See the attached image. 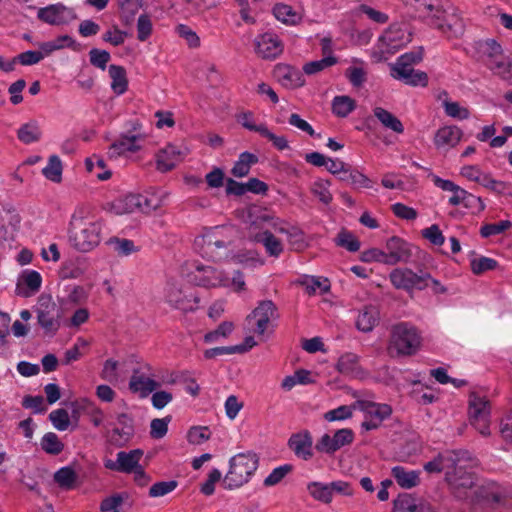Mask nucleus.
Returning <instances> with one entry per match:
<instances>
[{
  "mask_svg": "<svg viewBox=\"0 0 512 512\" xmlns=\"http://www.w3.org/2000/svg\"><path fill=\"white\" fill-rule=\"evenodd\" d=\"M101 221L88 216L83 210L76 211L71 218L69 241L80 252H89L101 241Z\"/></svg>",
  "mask_w": 512,
  "mask_h": 512,
  "instance_id": "1",
  "label": "nucleus"
},
{
  "mask_svg": "<svg viewBox=\"0 0 512 512\" xmlns=\"http://www.w3.org/2000/svg\"><path fill=\"white\" fill-rule=\"evenodd\" d=\"M233 234L232 227H214L197 236L194 246L204 258L226 261L232 250Z\"/></svg>",
  "mask_w": 512,
  "mask_h": 512,
  "instance_id": "2",
  "label": "nucleus"
},
{
  "mask_svg": "<svg viewBox=\"0 0 512 512\" xmlns=\"http://www.w3.org/2000/svg\"><path fill=\"white\" fill-rule=\"evenodd\" d=\"M259 458L255 453L245 452L234 455L229 461V470L223 484L226 489L232 490L246 484L257 470Z\"/></svg>",
  "mask_w": 512,
  "mask_h": 512,
  "instance_id": "3",
  "label": "nucleus"
},
{
  "mask_svg": "<svg viewBox=\"0 0 512 512\" xmlns=\"http://www.w3.org/2000/svg\"><path fill=\"white\" fill-rule=\"evenodd\" d=\"M478 60L481 61L495 75L502 79L510 77L512 59L505 55L500 44L495 40L489 39L480 41L476 45Z\"/></svg>",
  "mask_w": 512,
  "mask_h": 512,
  "instance_id": "4",
  "label": "nucleus"
},
{
  "mask_svg": "<svg viewBox=\"0 0 512 512\" xmlns=\"http://www.w3.org/2000/svg\"><path fill=\"white\" fill-rule=\"evenodd\" d=\"M195 277L198 284L204 287H225L236 293L246 291L244 274L240 270L234 271L233 276L229 277L224 271L213 266H198Z\"/></svg>",
  "mask_w": 512,
  "mask_h": 512,
  "instance_id": "5",
  "label": "nucleus"
},
{
  "mask_svg": "<svg viewBox=\"0 0 512 512\" xmlns=\"http://www.w3.org/2000/svg\"><path fill=\"white\" fill-rule=\"evenodd\" d=\"M419 345L420 337L416 329L401 323L392 328L388 353L392 357L411 355L415 353Z\"/></svg>",
  "mask_w": 512,
  "mask_h": 512,
  "instance_id": "6",
  "label": "nucleus"
},
{
  "mask_svg": "<svg viewBox=\"0 0 512 512\" xmlns=\"http://www.w3.org/2000/svg\"><path fill=\"white\" fill-rule=\"evenodd\" d=\"M409 41L410 37L405 29L397 25H391L379 37L372 56L377 62L386 60L387 56L395 54Z\"/></svg>",
  "mask_w": 512,
  "mask_h": 512,
  "instance_id": "7",
  "label": "nucleus"
},
{
  "mask_svg": "<svg viewBox=\"0 0 512 512\" xmlns=\"http://www.w3.org/2000/svg\"><path fill=\"white\" fill-rule=\"evenodd\" d=\"M38 324L47 334H55L61 326L62 309L50 295L42 294L35 307Z\"/></svg>",
  "mask_w": 512,
  "mask_h": 512,
  "instance_id": "8",
  "label": "nucleus"
},
{
  "mask_svg": "<svg viewBox=\"0 0 512 512\" xmlns=\"http://www.w3.org/2000/svg\"><path fill=\"white\" fill-rule=\"evenodd\" d=\"M389 278L396 289L412 292L413 290H423L429 287L431 275L424 270L414 272L409 268H396L392 270Z\"/></svg>",
  "mask_w": 512,
  "mask_h": 512,
  "instance_id": "9",
  "label": "nucleus"
},
{
  "mask_svg": "<svg viewBox=\"0 0 512 512\" xmlns=\"http://www.w3.org/2000/svg\"><path fill=\"white\" fill-rule=\"evenodd\" d=\"M469 421L482 436L491 434L489 401L475 392L469 398Z\"/></svg>",
  "mask_w": 512,
  "mask_h": 512,
  "instance_id": "10",
  "label": "nucleus"
},
{
  "mask_svg": "<svg viewBox=\"0 0 512 512\" xmlns=\"http://www.w3.org/2000/svg\"><path fill=\"white\" fill-rule=\"evenodd\" d=\"M278 318L279 314L276 305L271 300H263L246 317V322L253 333L263 336L268 331L271 322Z\"/></svg>",
  "mask_w": 512,
  "mask_h": 512,
  "instance_id": "11",
  "label": "nucleus"
},
{
  "mask_svg": "<svg viewBox=\"0 0 512 512\" xmlns=\"http://www.w3.org/2000/svg\"><path fill=\"white\" fill-rule=\"evenodd\" d=\"M446 481L452 489L455 497L461 500L471 498L473 493L470 491L475 484V477L471 472H468L462 461L457 466H454L451 471L446 472Z\"/></svg>",
  "mask_w": 512,
  "mask_h": 512,
  "instance_id": "12",
  "label": "nucleus"
},
{
  "mask_svg": "<svg viewBox=\"0 0 512 512\" xmlns=\"http://www.w3.org/2000/svg\"><path fill=\"white\" fill-rule=\"evenodd\" d=\"M511 492L498 485L490 482L477 487L471 496V502L484 505L507 506L510 504Z\"/></svg>",
  "mask_w": 512,
  "mask_h": 512,
  "instance_id": "13",
  "label": "nucleus"
},
{
  "mask_svg": "<svg viewBox=\"0 0 512 512\" xmlns=\"http://www.w3.org/2000/svg\"><path fill=\"white\" fill-rule=\"evenodd\" d=\"M354 440V432L349 428L337 430L333 436L325 433L316 442L315 449L320 453L333 455L344 446L350 445Z\"/></svg>",
  "mask_w": 512,
  "mask_h": 512,
  "instance_id": "14",
  "label": "nucleus"
},
{
  "mask_svg": "<svg viewBox=\"0 0 512 512\" xmlns=\"http://www.w3.org/2000/svg\"><path fill=\"white\" fill-rule=\"evenodd\" d=\"M165 300L171 307L182 311H189L194 308L195 299L188 293V289L177 281L167 283Z\"/></svg>",
  "mask_w": 512,
  "mask_h": 512,
  "instance_id": "15",
  "label": "nucleus"
},
{
  "mask_svg": "<svg viewBox=\"0 0 512 512\" xmlns=\"http://www.w3.org/2000/svg\"><path fill=\"white\" fill-rule=\"evenodd\" d=\"M412 245L400 237L389 238L385 245L386 265L407 263L412 257Z\"/></svg>",
  "mask_w": 512,
  "mask_h": 512,
  "instance_id": "16",
  "label": "nucleus"
},
{
  "mask_svg": "<svg viewBox=\"0 0 512 512\" xmlns=\"http://www.w3.org/2000/svg\"><path fill=\"white\" fill-rule=\"evenodd\" d=\"M442 11L444 14L432 15L431 24L448 37H460L464 33L463 20L455 12H447L444 9Z\"/></svg>",
  "mask_w": 512,
  "mask_h": 512,
  "instance_id": "17",
  "label": "nucleus"
},
{
  "mask_svg": "<svg viewBox=\"0 0 512 512\" xmlns=\"http://www.w3.org/2000/svg\"><path fill=\"white\" fill-rule=\"evenodd\" d=\"M287 445L297 458L309 461L313 458V438L311 433L304 429L291 434Z\"/></svg>",
  "mask_w": 512,
  "mask_h": 512,
  "instance_id": "18",
  "label": "nucleus"
},
{
  "mask_svg": "<svg viewBox=\"0 0 512 512\" xmlns=\"http://www.w3.org/2000/svg\"><path fill=\"white\" fill-rule=\"evenodd\" d=\"M37 16L41 21L50 25L66 24L76 18L73 10L61 3L40 8Z\"/></svg>",
  "mask_w": 512,
  "mask_h": 512,
  "instance_id": "19",
  "label": "nucleus"
},
{
  "mask_svg": "<svg viewBox=\"0 0 512 512\" xmlns=\"http://www.w3.org/2000/svg\"><path fill=\"white\" fill-rule=\"evenodd\" d=\"M143 455V451L140 449L131 450L129 452L121 451L117 453L116 462L108 461L106 467L120 472H132L140 473L144 475L141 467L138 463Z\"/></svg>",
  "mask_w": 512,
  "mask_h": 512,
  "instance_id": "20",
  "label": "nucleus"
},
{
  "mask_svg": "<svg viewBox=\"0 0 512 512\" xmlns=\"http://www.w3.org/2000/svg\"><path fill=\"white\" fill-rule=\"evenodd\" d=\"M391 76L411 86L426 87L428 84V75L425 72L414 70L412 66L401 63L391 65Z\"/></svg>",
  "mask_w": 512,
  "mask_h": 512,
  "instance_id": "21",
  "label": "nucleus"
},
{
  "mask_svg": "<svg viewBox=\"0 0 512 512\" xmlns=\"http://www.w3.org/2000/svg\"><path fill=\"white\" fill-rule=\"evenodd\" d=\"M255 52L263 59H274L283 51V44L277 35L264 33L259 35L255 41Z\"/></svg>",
  "mask_w": 512,
  "mask_h": 512,
  "instance_id": "22",
  "label": "nucleus"
},
{
  "mask_svg": "<svg viewBox=\"0 0 512 512\" xmlns=\"http://www.w3.org/2000/svg\"><path fill=\"white\" fill-rule=\"evenodd\" d=\"M274 76L282 86L289 89H295L305 84L302 73L290 65H276Z\"/></svg>",
  "mask_w": 512,
  "mask_h": 512,
  "instance_id": "23",
  "label": "nucleus"
},
{
  "mask_svg": "<svg viewBox=\"0 0 512 512\" xmlns=\"http://www.w3.org/2000/svg\"><path fill=\"white\" fill-rule=\"evenodd\" d=\"M464 453L450 452L445 455H438L433 460L427 462L424 465V470L428 473H439L443 470L451 471L454 466H457L459 462L463 461Z\"/></svg>",
  "mask_w": 512,
  "mask_h": 512,
  "instance_id": "24",
  "label": "nucleus"
},
{
  "mask_svg": "<svg viewBox=\"0 0 512 512\" xmlns=\"http://www.w3.org/2000/svg\"><path fill=\"white\" fill-rule=\"evenodd\" d=\"M247 222L250 224V229L253 227L263 229L265 224L268 223L277 231L281 233L286 232L283 227H278L277 219H275L265 209L257 206H252L247 210Z\"/></svg>",
  "mask_w": 512,
  "mask_h": 512,
  "instance_id": "25",
  "label": "nucleus"
},
{
  "mask_svg": "<svg viewBox=\"0 0 512 512\" xmlns=\"http://www.w3.org/2000/svg\"><path fill=\"white\" fill-rule=\"evenodd\" d=\"M462 137V131L456 126H444L440 128L434 137L437 148H450L456 146Z\"/></svg>",
  "mask_w": 512,
  "mask_h": 512,
  "instance_id": "26",
  "label": "nucleus"
},
{
  "mask_svg": "<svg viewBox=\"0 0 512 512\" xmlns=\"http://www.w3.org/2000/svg\"><path fill=\"white\" fill-rule=\"evenodd\" d=\"M379 322V310L374 305L364 306L358 314L356 327L362 332H370Z\"/></svg>",
  "mask_w": 512,
  "mask_h": 512,
  "instance_id": "27",
  "label": "nucleus"
},
{
  "mask_svg": "<svg viewBox=\"0 0 512 512\" xmlns=\"http://www.w3.org/2000/svg\"><path fill=\"white\" fill-rule=\"evenodd\" d=\"M180 160V150L174 145H167L157 155V168L161 172L170 171Z\"/></svg>",
  "mask_w": 512,
  "mask_h": 512,
  "instance_id": "28",
  "label": "nucleus"
},
{
  "mask_svg": "<svg viewBox=\"0 0 512 512\" xmlns=\"http://www.w3.org/2000/svg\"><path fill=\"white\" fill-rule=\"evenodd\" d=\"M160 384L155 380L134 372L129 382V388L132 392L138 393L140 397H147L151 392L156 390Z\"/></svg>",
  "mask_w": 512,
  "mask_h": 512,
  "instance_id": "29",
  "label": "nucleus"
},
{
  "mask_svg": "<svg viewBox=\"0 0 512 512\" xmlns=\"http://www.w3.org/2000/svg\"><path fill=\"white\" fill-rule=\"evenodd\" d=\"M227 261L243 267H256L264 264L257 251L247 249H241L236 252L231 250Z\"/></svg>",
  "mask_w": 512,
  "mask_h": 512,
  "instance_id": "30",
  "label": "nucleus"
},
{
  "mask_svg": "<svg viewBox=\"0 0 512 512\" xmlns=\"http://www.w3.org/2000/svg\"><path fill=\"white\" fill-rule=\"evenodd\" d=\"M250 237L253 241L262 243L270 256L278 257L283 252L281 241L268 230L262 233L250 234Z\"/></svg>",
  "mask_w": 512,
  "mask_h": 512,
  "instance_id": "31",
  "label": "nucleus"
},
{
  "mask_svg": "<svg viewBox=\"0 0 512 512\" xmlns=\"http://www.w3.org/2000/svg\"><path fill=\"white\" fill-rule=\"evenodd\" d=\"M373 114L384 128L389 129L397 134H402L404 132V126L402 122L388 110L382 107H375L373 109Z\"/></svg>",
  "mask_w": 512,
  "mask_h": 512,
  "instance_id": "32",
  "label": "nucleus"
},
{
  "mask_svg": "<svg viewBox=\"0 0 512 512\" xmlns=\"http://www.w3.org/2000/svg\"><path fill=\"white\" fill-rule=\"evenodd\" d=\"M139 136L132 135H122L118 140L110 146V154L111 156H120L125 154L126 152H136L140 149V146L137 144L139 140Z\"/></svg>",
  "mask_w": 512,
  "mask_h": 512,
  "instance_id": "33",
  "label": "nucleus"
},
{
  "mask_svg": "<svg viewBox=\"0 0 512 512\" xmlns=\"http://www.w3.org/2000/svg\"><path fill=\"white\" fill-rule=\"evenodd\" d=\"M392 475L399 486L405 489H411L419 484V472L406 470L402 466H396L392 469Z\"/></svg>",
  "mask_w": 512,
  "mask_h": 512,
  "instance_id": "34",
  "label": "nucleus"
},
{
  "mask_svg": "<svg viewBox=\"0 0 512 512\" xmlns=\"http://www.w3.org/2000/svg\"><path fill=\"white\" fill-rule=\"evenodd\" d=\"M273 14L277 20L289 26L298 25L302 21V16L292 6L284 3L276 4L273 7Z\"/></svg>",
  "mask_w": 512,
  "mask_h": 512,
  "instance_id": "35",
  "label": "nucleus"
},
{
  "mask_svg": "<svg viewBox=\"0 0 512 512\" xmlns=\"http://www.w3.org/2000/svg\"><path fill=\"white\" fill-rule=\"evenodd\" d=\"M336 369L345 375L357 377L361 374L359 358L356 354L346 353L342 355L336 365Z\"/></svg>",
  "mask_w": 512,
  "mask_h": 512,
  "instance_id": "36",
  "label": "nucleus"
},
{
  "mask_svg": "<svg viewBox=\"0 0 512 512\" xmlns=\"http://www.w3.org/2000/svg\"><path fill=\"white\" fill-rule=\"evenodd\" d=\"M17 137L24 144L38 142L42 137V131L38 122L31 120L21 125L17 131Z\"/></svg>",
  "mask_w": 512,
  "mask_h": 512,
  "instance_id": "37",
  "label": "nucleus"
},
{
  "mask_svg": "<svg viewBox=\"0 0 512 512\" xmlns=\"http://www.w3.org/2000/svg\"><path fill=\"white\" fill-rule=\"evenodd\" d=\"M109 75L112 79L111 89L114 91V93L117 95L125 93L128 87V80L124 67L118 65H110Z\"/></svg>",
  "mask_w": 512,
  "mask_h": 512,
  "instance_id": "38",
  "label": "nucleus"
},
{
  "mask_svg": "<svg viewBox=\"0 0 512 512\" xmlns=\"http://www.w3.org/2000/svg\"><path fill=\"white\" fill-rule=\"evenodd\" d=\"M138 197L141 199L139 200L140 212L150 213L162 207L166 198V194L163 192L151 193L147 195L138 194Z\"/></svg>",
  "mask_w": 512,
  "mask_h": 512,
  "instance_id": "39",
  "label": "nucleus"
},
{
  "mask_svg": "<svg viewBox=\"0 0 512 512\" xmlns=\"http://www.w3.org/2000/svg\"><path fill=\"white\" fill-rule=\"evenodd\" d=\"M258 162V157L249 152L240 154L238 161L231 170L233 176L241 178L249 174L251 166Z\"/></svg>",
  "mask_w": 512,
  "mask_h": 512,
  "instance_id": "40",
  "label": "nucleus"
},
{
  "mask_svg": "<svg viewBox=\"0 0 512 512\" xmlns=\"http://www.w3.org/2000/svg\"><path fill=\"white\" fill-rule=\"evenodd\" d=\"M413 6L420 17L430 19V21H432L433 14H444L439 0H414Z\"/></svg>",
  "mask_w": 512,
  "mask_h": 512,
  "instance_id": "41",
  "label": "nucleus"
},
{
  "mask_svg": "<svg viewBox=\"0 0 512 512\" xmlns=\"http://www.w3.org/2000/svg\"><path fill=\"white\" fill-rule=\"evenodd\" d=\"M331 182L325 179H318L310 187V192L324 205H329L333 196L330 192Z\"/></svg>",
  "mask_w": 512,
  "mask_h": 512,
  "instance_id": "42",
  "label": "nucleus"
},
{
  "mask_svg": "<svg viewBox=\"0 0 512 512\" xmlns=\"http://www.w3.org/2000/svg\"><path fill=\"white\" fill-rule=\"evenodd\" d=\"M356 108V102L349 96H336L332 101V111L338 117L348 116Z\"/></svg>",
  "mask_w": 512,
  "mask_h": 512,
  "instance_id": "43",
  "label": "nucleus"
},
{
  "mask_svg": "<svg viewBox=\"0 0 512 512\" xmlns=\"http://www.w3.org/2000/svg\"><path fill=\"white\" fill-rule=\"evenodd\" d=\"M309 494L317 501L329 504L332 501V494L329 484L321 482H311L307 485Z\"/></svg>",
  "mask_w": 512,
  "mask_h": 512,
  "instance_id": "44",
  "label": "nucleus"
},
{
  "mask_svg": "<svg viewBox=\"0 0 512 512\" xmlns=\"http://www.w3.org/2000/svg\"><path fill=\"white\" fill-rule=\"evenodd\" d=\"M138 194H130L123 199L118 200L115 205V211L117 214H130L136 211H140V202Z\"/></svg>",
  "mask_w": 512,
  "mask_h": 512,
  "instance_id": "45",
  "label": "nucleus"
},
{
  "mask_svg": "<svg viewBox=\"0 0 512 512\" xmlns=\"http://www.w3.org/2000/svg\"><path fill=\"white\" fill-rule=\"evenodd\" d=\"M24 284L27 286L29 291L19 292L24 297H30L31 295L38 292L41 288L42 278L41 275L34 270H27L22 274Z\"/></svg>",
  "mask_w": 512,
  "mask_h": 512,
  "instance_id": "46",
  "label": "nucleus"
},
{
  "mask_svg": "<svg viewBox=\"0 0 512 512\" xmlns=\"http://www.w3.org/2000/svg\"><path fill=\"white\" fill-rule=\"evenodd\" d=\"M337 63V58L335 56L323 57L320 60L311 61L303 66V72L306 75L312 76L318 74Z\"/></svg>",
  "mask_w": 512,
  "mask_h": 512,
  "instance_id": "47",
  "label": "nucleus"
},
{
  "mask_svg": "<svg viewBox=\"0 0 512 512\" xmlns=\"http://www.w3.org/2000/svg\"><path fill=\"white\" fill-rule=\"evenodd\" d=\"M42 173L47 179L59 183L62 178V163L60 158L56 155L50 156L48 164L43 168Z\"/></svg>",
  "mask_w": 512,
  "mask_h": 512,
  "instance_id": "48",
  "label": "nucleus"
},
{
  "mask_svg": "<svg viewBox=\"0 0 512 512\" xmlns=\"http://www.w3.org/2000/svg\"><path fill=\"white\" fill-rule=\"evenodd\" d=\"M85 165L89 172H95V175L99 180L103 181L111 177V171L107 169L105 170V162L98 156L87 158Z\"/></svg>",
  "mask_w": 512,
  "mask_h": 512,
  "instance_id": "49",
  "label": "nucleus"
},
{
  "mask_svg": "<svg viewBox=\"0 0 512 512\" xmlns=\"http://www.w3.org/2000/svg\"><path fill=\"white\" fill-rule=\"evenodd\" d=\"M128 498L126 493H116L104 498L100 503L101 512H120L119 509Z\"/></svg>",
  "mask_w": 512,
  "mask_h": 512,
  "instance_id": "50",
  "label": "nucleus"
},
{
  "mask_svg": "<svg viewBox=\"0 0 512 512\" xmlns=\"http://www.w3.org/2000/svg\"><path fill=\"white\" fill-rule=\"evenodd\" d=\"M42 449L48 454L58 455L62 452L64 444L55 433H46L41 440Z\"/></svg>",
  "mask_w": 512,
  "mask_h": 512,
  "instance_id": "51",
  "label": "nucleus"
},
{
  "mask_svg": "<svg viewBox=\"0 0 512 512\" xmlns=\"http://www.w3.org/2000/svg\"><path fill=\"white\" fill-rule=\"evenodd\" d=\"M364 411L368 417L379 419L383 421L390 416L392 409L387 404H377L373 402H367L364 405Z\"/></svg>",
  "mask_w": 512,
  "mask_h": 512,
  "instance_id": "52",
  "label": "nucleus"
},
{
  "mask_svg": "<svg viewBox=\"0 0 512 512\" xmlns=\"http://www.w3.org/2000/svg\"><path fill=\"white\" fill-rule=\"evenodd\" d=\"M393 512H418L416 499L409 494L399 495L393 502Z\"/></svg>",
  "mask_w": 512,
  "mask_h": 512,
  "instance_id": "53",
  "label": "nucleus"
},
{
  "mask_svg": "<svg viewBox=\"0 0 512 512\" xmlns=\"http://www.w3.org/2000/svg\"><path fill=\"white\" fill-rule=\"evenodd\" d=\"M76 473L70 467H63L54 474L55 482L62 488L70 489L76 481Z\"/></svg>",
  "mask_w": 512,
  "mask_h": 512,
  "instance_id": "54",
  "label": "nucleus"
},
{
  "mask_svg": "<svg viewBox=\"0 0 512 512\" xmlns=\"http://www.w3.org/2000/svg\"><path fill=\"white\" fill-rule=\"evenodd\" d=\"M211 437V432L206 426H193L187 433V441L193 445H200L208 441Z\"/></svg>",
  "mask_w": 512,
  "mask_h": 512,
  "instance_id": "55",
  "label": "nucleus"
},
{
  "mask_svg": "<svg viewBox=\"0 0 512 512\" xmlns=\"http://www.w3.org/2000/svg\"><path fill=\"white\" fill-rule=\"evenodd\" d=\"M302 285L305 287V290L308 294L315 293H326L330 289V285L327 279H321L316 277H310L305 279L302 282Z\"/></svg>",
  "mask_w": 512,
  "mask_h": 512,
  "instance_id": "56",
  "label": "nucleus"
},
{
  "mask_svg": "<svg viewBox=\"0 0 512 512\" xmlns=\"http://www.w3.org/2000/svg\"><path fill=\"white\" fill-rule=\"evenodd\" d=\"M234 329V324L229 321L222 322L215 330L204 336L206 343L217 342L220 338H226Z\"/></svg>",
  "mask_w": 512,
  "mask_h": 512,
  "instance_id": "57",
  "label": "nucleus"
},
{
  "mask_svg": "<svg viewBox=\"0 0 512 512\" xmlns=\"http://www.w3.org/2000/svg\"><path fill=\"white\" fill-rule=\"evenodd\" d=\"M171 417L155 418L150 423V436L153 439H162L168 432Z\"/></svg>",
  "mask_w": 512,
  "mask_h": 512,
  "instance_id": "58",
  "label": "nucleus"
},
{
  "mask_svg": "<svg viewBox=\"0 0 512 512\" xmlns=\"http://www.w3.org/2000/svg\"><path fill=\"white\" fill-rule=\"evenodd\" d=\"M470 265L473 273L480 275L486 271L494 270L497 267V261L488 257H479L472 259Z\"/></svg>",
  "mask_w": 512,
  "mask_h": 512,
  "instance_id": "59",
  "label": "nucleus"
},
{
  "mask_svg": "<svg viewBox=\"0 0 512 512\" xmlns=\"http://www.w3.org/2000/svg\"><path fill=\"white\" fill-rule=\"evenodd\" d=\"M177 486L178 483L175 480L154 483L149 489V496L153 498L165 496L174 491Z\"/></svg>",
  "mask_w": 512,
  "mask_h": 512,
  "instance_id": "60",
  "label": "nucleus"
},
{
  "mask_svg": "<svg viewBox=\"0 0 512 512\" xmlns=\"http://www.w3.org/2000/svg\"><path fill=\"white\" fill-rule=\"evenodd\" d=\"M337 245L346 248L350 252H356L360 249V242L348 231H341L336 238Z\"/></svg>",
  "mask_w": 512,
  "mask_h": 512,
  "instance_id": "61",
  "label": "nucleus"
},
{
  "mask_svg": "<svg viewBox=\"0 0 512 512\" xmlns=\"http://www.w3.org/2000/svg\"><path fill=\"white\" fill-rule=\"evenodd\" d=\"M512 226L509 220H502L497 223L486 224L482 226L480 234L482 237L487 238L492 235H498L506 231Z\"/></svg>",
  "mask_w": 512,
  "mask_h": 512,
  "instance_id": "62",
  "label": "nucleus"
},
{
  "mask_svg": "<svg viewBox=\"0 0 512 512\" xmlns=\"http://www.w3.org/2000/svg\"><path fill=\"white\" fill-rule=\"evenodd\" d=\"M49 419L51 420L53 426L60 430H66L70 425L69 414L65 409H57L50 413Z\"/></svg>",
  "mask_w": 512,
  "mask_h": 512,
  "instance_id": "63",
  "label": "nucleus"
},
{
  "mask_svg": "<svg viewBox=\"0 0 512 512\" xmlns=\"http://www.w3.org/2000/svg\"><path fill=\"white\" fill-rule=\"evenodd\" d=\"M109 244L120 256H128L135 251L134 243L129 239L113 238L110 239Z\"/></svg>",
  "mask_w": 512,
  "mask_h": 512,
  "instance_id": "64",
  "label": "nucleus"
}]
</instances>
